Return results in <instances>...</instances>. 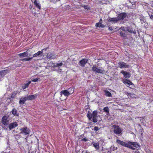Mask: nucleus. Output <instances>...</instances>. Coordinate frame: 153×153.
<instances>
[{
    "instance_id": "nucleus-16",
    "label": "nucleus",
    "mask_w": 153,
    "mask_h": 153,
    "mask_svg": "<svg viewBox=\"0 0 153 153\" xmlns=\"http://www.w3.org/2000/svg\"><path fill=\"white\" fill-rule=\"evenodd\" d=\"M118 21L117 17L112 18L109 19V21L112 23H115L117 22Z\"/></svg>"
},
{
    "instance_id": "nucleus-8",
    "label": "nucleus",
    "mask_w": 153,
    "mask_h": 153,
    "mask_svg": "<svg viewBox=\"0 0 153 153\" xmlns=\"http://www.w3.org/2000/svg\"><path fill=\"white\" fill-rule=\"evenodd\" d=\"M118 64L119 67L121 69L123 68H127L129 67V65L123 62H119Z\"/></svg>"
},
{
    "instance_id": "nucleus-18",
    "label": "nucleus",
    "mask_w": 153,
    "mask_h": 153,
    "mask_svg": "<svg viewBox=\"0 0 153 153\" xmlns=\"http://www.w3.org/2000/svg\"><path fill=\"white\" fill-rule=\"evenodd\" d=\"M27 51L23 53H20L18 55L20 57H24L25 56L27 57H29L30 56V55H27Z\"/></svg>"
},
{
    "instance_id": "nucleus-13",
    "label": "nucleus",
    "mask_w": 153,
    "mask_h": 153,
    "mask_svg": "<svg viewBox=\"0 0 153 153\" xmlns=\"http://www.w3.org/2000/svg\"><path fill=\"white\" fill-rule=\"evenodd\" d=\"M47 58L49 59H54L56 58V56L53 53L50 54L48 53L46 55Z\"/></svg>"
},
{
    "instance_id": "nucleus-6",
    "label": "nucleus",
    "mask_w": 153,
    "mask_h": 153,
    "mask_svg": "<svg viewBox=\"0 0 153 153\" xmlns=\"http://www.w3.org/2000/svg\"><path fill=\"white\" fill-rule=\"evenodd\" d=\"M9 116H4L2 119V123L4 125L7 126L10 123L9 120Z\"/></svg>"
},
{
    "instance_id": "nucleus-26",
    "label": "nucleus",
    "mask_w": 153,
    "mask_h": 153,
    "mask_svg": "<svg viewBox=\"0 0 153 153\" xmlns=\"http://www.w3.org/2000/svg\"><path fill=\"white\" fill-rule=\"evenodd\" d=\"M33 58V57H27V58H24L23 59H20V61H30V60H31Z\"/></svg>"
},
{
    "instance_id": "nucleus-56",
    "label": "nucleus",
    "mask_w": 153,
    "mask_h": 153,
    "mask_svg": "<svg viewBox=\"0 0 153 153\" xmlns=\"http://www.w3.org/2000/svg\"><path fill=\"white\" fill-rule=\"evenodd\" d=\"M31 153H33V152H31Z\"/></svg>"
},
{
    "instance_id": "nucleus-52",
    "label": "nucleus",
    "mask_w": 153,
    "mask_h": 153,
    "mask_svg": "<svg viewBox=\"0 0 153 153\" xmlns=\"http://www.w3.org/2000/svg\"><path fill=\"white\" fill-rule=\"evenodd\" d=\"M82 135H81L80 136V138L81 137H82Z\"/></svg>"
},
{
    "instance_id": "nucleus-43",
    "label": "nucleus",
    "mask_w": 153,
    "mask_h": 153,
    "mask_svg": "<svg viewBox=\"0 0 153 153\" xmlns=\"http://www.w3.org/2000/svg\"><path fill=\"white\" fill-rule=\"evenodd\" d=\"M103 153H111V152L109 151H106L104 152Z\"/></svg>"
},
{
    "instance_id": "nucleus-48",
    "label": "nucleus",
    "mask_w": 153,
    "mask_h": 153,
    "mask_svg": "<svg viewBox=\"0 0 153 153\" xmlns=\"http://www.w3.org/2000/svg\"><path fill=\"white\" fill-rule=\"evenodd\" d=\"M27 55L28 56L30 55V56H31V54H28L27 52Z\"/></svg>"
},
{
    "instance_id": "nucleus-36",
    "label": "nucleus",
    "mask_w": 153,
    "mask_h": 153,
    "mask_svg": "<svg viewBox=\"0 0 153 153\" xmlns=\"http://www.w3.org/2000/svg\"><path fill=\"white\" fill-rule=\"evenodd\" d=\"M63 65L62 62H60L59 63H57L56 65L55 66V67H58L59 66H61Z\"/></svg>"
},
{
    "instance_id": "nucleus-39",
    "label": "nucleus",
    "mask_w": 153,
    "mask_h": 153,
    "mask_svg": "<svg viewBox=\"0 0 153 153\" xmlns=\"http://www.w3.org/2000/svg\"><path fill=\"white\" fill-rule=\"evenodd\" d=\"M4 76V75H3L1 71H0V77H1V78H2Z\"/></svg>"
},
{
    "instance_id": "nucleus-2",
    "label": "nucleus",
    "mask_w": 153,
    "mask_h": 153,
    "mask_svg": "<svg viewBox=\"0 0 153 153\" xmlns=\"http://www.w3.org/2000/svg\"><path fill=\"white\" fill-rule=\"evenodd\" d=\"M68 90L69 91L65 90L61 91L60 93L61 96H62V94H63L65 96H68L73 93L74 91V89L73 88H69Z\"/></svg>"
},
{
    "instance_id": "nucleus-35",
    "label": "nucleus",
    "mask_w": 153,
    "mask_h": 153,
    "mask_svg": "<svg viewBox=\"0 0 153 153\" xmlns=\"http://www.w3.org/2000/svg\"><path fill=\"white\" fill-rule=\"evenodd\" d=\"M2 72V73L3 75H4V76L6 75V74L7 73V72L8 71L7 70H4L3 71H1Z\"/></svg>"
},
{
    "instance_id": "nucleus-33",
    "label": "nucleus",
    "mask_w": 153,
    "mask_h": 153,
    "mask_svg": "<svg viewBox=\"0 0 153 153\" xmlns=\"http://www.w3.org/2000/svg\"><path fill=\"white\" fill-rule=\"evenodd\" d=\"M152 13H148L150 17V19L152 21H153V14H152Z\"/></svg>"
},
{
    "instance_id": "nucleus-31",
    "label": "nucleus",
    "mask_w": 153,
    "mask_h": 153,
    "mask_svg": "<svg viewBox=\"0 0 153 153\" xmlns=\"http://www.w3.org/2000/svg\"><path fill=\"white\" fill-rule=\"evenodd\" d=\"M97 111H94L92 113V117H97Z\"/></svg>"
},
{
    "instance_id": "nucleus-27",
    "label": "nucleus",
    "mask_w": 153,
    "mask_h": 153,
    "mask_svg": "<svg viewBox=\"0 0 153 153\" xmlns=\"http://www.w3.org/2000/svg\"><path fill=\"white\" fill-rule=\"evenodd\" d=\"M95 26L97 27H103V25L102 24V23L99 22L97 23L96 24Z\"/></svg>"
},
{
    "instance_id": "nucleus-45",
    "label": "nucleus",
    "mask_w": 153,
    "mask_h": 153,
    "mask_svg": "<svg viewBox=\"0 0 153 153\" xmlns=\"http://www.w3.org/2000/svg\"><path fill=\"white\" fill-rule=\"evenodd\" d=\"M3 153H10V151H9L8 152H6L4 151L3 152Z\"/></svg>"
},
{
    "instance_id": "nucleus-51",
    "label": "nucleus",
    "mask_w": 153,
    "mask_h": 153,
    "mask_svg": "<svg viewBox=\"0 0 153 153\" xmlns=\"http://www.w3.org/2000/svg\"><path fill=\"white\" fill-rule=\"evenodd\" d=\"M84 7L85 9H86V6L85 5L84 6Z\"/></svg>"
},
{
    "instance_id": "nucleus-29",
    "label": "nucleus",
    "mask_w": 153,
    "mask_h": 153,
    "mask_svg": "<svg viewBox=\"0 0 153 153\" xmlns=\"http://www.w3.org/2000/svg\"><path fill=\"white\" fill-rule=\"evenodd\" d=\"M87 116L89 118V120H91L92 117V114H91L89 111H88Z\"/></svg>"
},
{
    "instance_id": "nucleus-38",
    "label": "nucleus",
    "mask_w": 153,
    "mask_h": 153,
    "mask_svg": "<svg viewBox=\"0 0 153 153\" xmlns=\"http://www.w3.org/2000/svg\"><path fill=\"white\" fill-rule=\"evenodd\" d=\"M39 79H40L39 78H37L32 79V81L35 82H36L38 81Z\"/></svg>"
},
{
    "instance_id": "nucleus-17",
    "label": "nucleus",
    "mask_w": 153,
    "mask_h": 153,
    "mask_svg": "<svg viewBox=\"0 0 153 153\" xmlns=\"http://www.w3.org/2000/svg\"><path fill=\"white\" fill-rule=\"evenodd\" d=\"M26 97L20 98L19 101V103L21 105H22L25 103V102L27 100Z\"/></svg>"
},
{
    "instance_id": "nucleus-32",
    "label": "nucleus",
    "mask_w": 153,
    "mask_h": 153,
    "mask_svg": "<svg viewBox=\"0 0 153 153\" xmlns=\"http://www.w3.org/2000/svg\"><path fill=\"white\" fill-rule=\"evenodd\" d=\"M92 121L94 123H96L97 121V117H92Z\"/></svg>"
},
{
    "instance_id": "nucleus-21",
    "label": "nucleus",
    "mask_w": 153,
    "mask_h": 153,
    "mask_svg": "<svg viewBox=\"0 0 153 153\" xmlns=\"http://www.w3.org/2000/svg\"><path fill=\"white\" fill-rule=\"evenodd\" d=\"M18 92L17 91H15L12 93L11 96H9V99H11V98H14L16 96Z\"/></svg>"
},
{
    "instance_id": "nucleus-22",
    "label": "nucleus",
    "mask_w": 153,
    "mask_h": 153,
    "mask_svg": "<svg viewBox=\"0 0 153 153\" xmlns=\"http://www.w3.org/2000/svg\"><path fill=\"white\" fill-rule=\"evenodd\" d=\"M80 63L82 67L84 66L85 64L86 63V59H83L80 61Z\"/></svg>"
},
{
    "instance_id": "nucleus-15",
    "label": "nucleus",
    "mask_w": 153,
    "mask_h": 153,
    "mask_svg": "<svg viewBox=\"0 0 153 153\" xmlns=\"http://www.w3.org/2000/svg\"><path fill=\"white\" fill-rule=\"evenodd\" d=\"M11 112L12 113L14 116L19 117V114L18 113L17 111L15 108H13Z\"/></svg>"
},
{
    "instance_id": "nucleus-14",
    "label": "nucleus",
    "mask_w": 153,
    "mask_h": 153,
    "mask_svg": "<svg viewBox=\"0 0 153 153\" xmlns=\"http://www.w3.org/2000/svg\"><path fill=\"white\" fill-rule=\"evenodd\" d=\"M37 95L35 94L33 95H27V97H26L27 98V100H31L34 99L37 97Z\"/></svg>"
},
{
    "instance_id": "nucleus-3",
    "label": "nucleus",
    "mask_w": 153,
    "mask_h": 153,
    "mask_svg": "<svg viewBox=\"0 0 153 153\" xmlns=\"http://www.w3.org/2000/svg\"><path fill=\"white\" fill-rule=\"evenodd\" d=\"M20 132L19 133L20 134H24L25 135L28 134L30 132V130L27 127L22 128L20 129Z\"/></svg>"
},
{
    "instance_id": "nucleus-54",
    "label": "nucleus",
    "mask_w": 153,
    "mask_h": 153,
    "mask_svg": "<svg viewBox=\"0 0 153 153\" xmlns=\"http://www.w3.org/2000/svg\"><path fill=\"white\" fill-rule=\"evenodd\" d=\"M88 59H87V61H86L87 62H88Z\"/></svg>"
},
{
    "instance_id": "nucleus-24",
    "label": "nucleus",
    "mask_w": 153,
    "mask_h": 153,
    "mask_svg": "<svg viewBox=\"0 0 153 153\" xmlns=\"http://www.w3.org/2000/svg\"><path fill=\"white\" fill-rule=\"evenodd\" d=\"M34 0V4L36 6L38 7L39 9L40 10L41 9V7L40 4L38 3L37 1V0Z\"/></svg>"
},
{
    "instance_id": "nucleus-28",
    "label": "nucleus",
    "mask_w": 153,
    "mask_h": 153,
    "mask_svg": "<svg viewBox=\"0 0 153 153\" xmlns=\"http://www.w3.org/2000/svg\"><path fill=\"white\" fill-rule=\"evenodd\" d=\"M120 36L122 37H126V35L125 33V31L124 29H123V31H121L120 32Z\"/></svg>"
},
{
    "instance_id": "nucleus-20",
    "label": "nucleus",
    "mask_w": 153,
    "mask_h": 153,
    "mask_svg": "<svg viewBox=\"0 0 153 153\" xmlns=\"http://www.w3.org/2000/svg\"><path fill=\"white\" fill-rule=\"evenodd\" d=\"M43 53L42 51H39L37 52V53L33 55V57H36L38 56H41V55Z\"/></svg>"
},
{
    "instance_id": "nucleus-10",
    "label": "nucleus",
    "mask_w": 153,
    "mask_h": 153,
    "mask_svg": "<svg viewBox=\"0 0 153 153\" xmlns=\"http://www.w3.org/2000/svg\"><path fill=\"white\" fill-rule=\"evenodd\" d=\"M116 143L120 145L123 146L128 148V143H126L123 141L117 139L116 140Z\"/></svg>"
},
{
    "instance_id": "nucleus-4",
    "label": "nucleus",
    "mask_w": 153,
    "mask_h": 153,
    "mask_svg": "<svg viewBox=\"0 0 153 153\" xmlns=\"http://www.w3.org/2000/svg\"><path fill=\"white\" fill-rule=\"evenodd\" d=\"M133 146L137 148H139L140 146L137 143L133 142H128V148L132 149H135V148H133Z\"/></svg>"
},
{
    "instance_id": "nucleus-12",
    "label": "nucleus",
    "mask_w": 153,
    "mask_h": 153,
    "mask_svg": "<svg viewBox=\"0 0 153 153\" xmlns=\"http://www.w3.org/2000/svg\"><path fill=\"white\" fill-rule=\"evenodd\" d=\"M18 126L17 123L15 122L13 123H9L8 127L10 130H11Z\"/></svg>"
},
{
    "instance_id": "nucleus-37",
    "label": "nucleus",
    "mask_w": 153,
    "mask_h": 153,
    "mask_svg": "<svg viewBox=\"0 0 153 153\" xmlns=\"http://www.w3.org/2000/svg\"><path fill=\"white\" fill-rule=\"evenodd\" d=\"M100 128L97 126H95L94 128V130L95 131H98Z\"/></svg>"
},
{
    "instance_id": "nucleus-9",
    "label": "nucleus",
    "mask_w": 153,
    "mask_h": 153,
    "mask_svg": "<svg viewBox=\"0 0 153 153\" xmlns=\"http://www.w3.org/2000/svg\"><path fill=\"white\" fill-rule=\"evenodd\" d=\"M127 16V13H122L118 15L117 18L118 21L123 20Z\"/></svg>"
},
{
    "instance_id": "nucleus-41",
    "label": "nucleus",
    "mask_w": 153,
    "mask_h": 153,
    "mask_svg": "<svg viewBox=\"0 0 153 153\" xmlns=\"http://www.w3.org/2000/svg\"><path fill=\"white\" fill-rule=\"evenodd\" d=\"M50 2H53L54 3H56V0H50Z\"/></svg>"
},
{
    "instance_id": "nucleus-49",
    "label": "nucleus",
    "mask_w": 153,
    "mask_h": 153,
    "mask_svg": "<svg viewBox=\"0 0 153 153\" xmlns=\"http://www.w3.org/2000/svg\"><path fill=\"white\" fill-rule=\"evenodd\" d=\"M31 83V81H29L27 83V84H29V85Z\"/></svg>"
},
{
    "instance_id": "nucleus-44",
    "label": "nucleus",
    "mask_w": 153,
    "mask_h": 153,
    "mask_svg": "<svg viewBox=\"0 0 153 153\" xmlns=\"http://www.w3.org/2000/svg\"><path fill=\"white\" fill-rule=\"evenodd\" d=\"M82 140L86 142V138H84L82 139Z\"/></svg>"
},
{
    "instance_id": "nucleus-50",
    "label": "nucleus",
    "mask_w": 153,
    "mask_h": 153,
    "mask_svg": "<svg viewBox=\"0 0 153 153\" xmlns=\"http://www.w3.org/2000/svg\"><path fill=\"white\" fill-rule=\"evenodd\" d=\"M86 9H87V10H88V9H89V8L87 6Z\"/></svg>"
},
{
    "instance_id": "nucleus-25",
    "label": "nucleus",
    "mask_w": 153,
    "mask_h": 153,
    "mask_svg": "<svg viewBox=\"0 0 153 153\" xmlns=\"http://www.w3.org/2000/svg\"><path fill=\"white\" fill-rule=\"evenodd\" d=\"M93 146L97 150L99 149V146L98 143H95L94 142H93Z\"/></svg>"
},
{
    "instance_id": "nucleus-34",
    "label": "nucleus",
    "mask_w": 153,
    "mask_h": 153,
    "mask_svg": "<svg viewBox=\"0 0 153 153\" xmlns=\"http://www.w3.org/2000/svg\"><path fill=\"white\" fill-rule=\"evenodd\" d=\"M29 85V84L26 83L24 85L22 86V87L23 89H25L26 88H27Z\"/></svg>"
},
{
    "instance_id": "nucleus-55",
    "label": "nucleus",
    "mask_w": 153,
    "mask_h": 153,
    "mask_svg": "<svg viewBox=\"0 0 153 153\" xmlns=\"http://www.w3.org/2000/svg\"><path fill=\"white\" fill-rule=\"evenodd\" d=\"M130 0H129V1H130Z\"/></svg>"
},
{
    "instance_id": "nucleus-47",
    "label": "nucleus",
    "mask_w": 153,
    "mask_h": 153,
    "mask_svg": "<svg viewBox=\"0 0 153 153\" xmlns=\"http://www.w3.org/2000/svg\"><path fill=\"white\" fill-rule=\"evenodd\" d=\"M151 5V7L153 8V1L152 2Z\"/></svg>"
},
{
    "instance_id": "nucleus-7",
    "label": "nucleus",
    "mask_w": 153,
    "mask_h": 153,
    "mask_svg": "<svg viewBox=\"0 0 153 153\" xmlns=\"http://www.w3.org/2000/svg\"><path fill=\"white\" fill-rule=\"evenodd\" d=\"M123 82L124 84H127L129 86L131 85H132V86L131 87H129V88L132 89H134L135 87V86L134 84L129 79H123Z\"/></svg>"
},
{
    "instance_id": "nucleus-11",
    "label": "nucleus",
    "mask_w": 153,
    "mask_h": 153,
    "mask_svg": "<svg viewBox=\"0 0 153 153\" xmlns=\"http://www.w3.org/2000/svg\"><path fill=\"white\" fill-rule=\"evenodd\" d=\"M120 73L122 74L124 77L126 78H129L131 76V74L130 73L123 70H122L121 71Z\"/></svg>"
},
{
    "instance_id": "nucleus-23",
    "label": "nucleus",
    "mask_w": 153,
    "mask_h": 153,
    "mask_svg": "<svg viewBox=\"0 0 153 153\" xmlns=\"http://www.w3.org/2000/svg\"><path fill=\"white\" fill-rule=\"evenodd\" d=\"M105 95L107 97H112L111 93L108 91L105 90L104 91Z\"/></svg>"
},
{
    "instance_id": "nucleus-42",
    "label": "nucleus",
    "mask_w": 153,
    "mask_h": 153,
    "mask_svg": "<svg viewBox=\"0 0 153 153\" xmlns=\"http://www.w3.org/2000/svg\"><path fill=\"white\" fill-rule=\"evenodd\" d=\"M48 48V47H47L46 48H45L42 50V51L43 52V51H46L47 50V49Z\"/></svg>"
},
{
    "instance_id": "nucleus-19",
    "label": "nucleus",
    "mask_w": 153,
    "mask_h": 153,
    "mask_svg": "<svg viewBox=\"0 0 153 153\" xmlns=\"http://www.w3.org/2000/svg\"><path fill=\"white\" fill-rule=\"evenodd\" d=\"M127 96H130L131 98H135L136 99V98L135 96H136V95L134 94H131V93L127 92L126 94Z\"/></svg>"
},
{
    "instance_id": "nucleus-46",
    "label": "nucleus",
    "mask_w": 153,
    "mask_h": 153,
    "mask_svg": "<svg viewBox=\"0 0 153 153\" xmlns=\"http://www.w3.org/2000/svg\"><path fill=\"white\" fill-rule=\"evenodd\" d=\"M102 19H101L100 20V22H101L102 23Z\"/></svg>"
},
{
    "instance_id": "nucleus-40",
    "label": "nucleus",
    "mask_w": 153,
    "mask_h": 153,
    "mask_svg": "<svg viewBox=\"0 0 153 153\" xmlns=\"http://www.w3.org/2000/svg\"><path fill=\"white\" fill-rule=\"evenodd\" d=\"M128 31L129 32H130V33H136V31L134 30V31H132L131 30H128Z\"/></svg>"
},
{
    "instance_id": "nucleus-30",
    "label": "nucleus",
    "mask_w": 153,
    "mask_h": 153,
    "mask_svg": "<svg viewBox=\"0 0 153 153\" xmlns=\"http://www.w3.org/2000/svg\"><path fill=\"white\" fill-rule=\"evenodd\" d=\"M103 110L106 112L107 114H109V108L108 107H106L104 108Z\"/></svg>"
},
{
    "instance_id": "nucleus-5",
    "label": "nucleus",
    "mask_w": 153,
    "mask_h": 153,
    "mask_svg": "<svg viewBox=\"0 0 153 153\" xmlns=\"http://www.w3.org/2000/svg\"><path fill=\"white\" fill-rule=\"evenodd\" d=\"M112 127L114 129V133L117 134H119L122 132L121 128L118 125H114Z\"/></svg>"
},
{
    "instance_id": "nucleus-1",
    "label": "nucleus",
    "mask_w": 153,
    "mask_h": 153,
    "mask_svg": "<svg viewBox=\"0 0 153 153\" xmlns=\"http://www.w3.org/2000/svg\"><path fill=\"white\" fill-rule=\"evenodd\" d=\"M93 71L98 73L104 74L105 73V71L102 67H96V66H93L92 68Z\"/></svg>"
},
{
    "instance_id": "nucleus-53",
    "label": "nucleus",
    "mask_w": 153,
    "mask_h": 153,
    "mask_svg": "<svg viewBox=\"0 0 153 153\" xmlns=\"http://www.w3.org/2000/svg\"><path fill=\"white\" fill-rule=\"evenodd\" d=\"M109 29H110V27H109Z\"/></svg>"
}]
</instances>
